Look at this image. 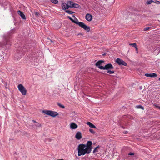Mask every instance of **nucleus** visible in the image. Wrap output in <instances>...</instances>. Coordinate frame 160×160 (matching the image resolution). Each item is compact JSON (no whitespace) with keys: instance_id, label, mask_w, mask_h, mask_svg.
Segmentation results:
<instances>
[{"instance_id":"1","label":"nucleus","mask_w":160,"mask_h":160,"mask_svg":"<svg viewBox=\"0 0 160 160\" xmlns=\"http://www.w3.org/2000/svg\"><path fill=\"white\" fill-rule=\"evenodd\" d=\"M92 143L91 141H88L86 144H80L78 148V156L89 154L92 149Z\"/></svg>"},{"instance_id":"2","label":"nucleus","mask_w":160,"mask_h":160,"mask_svg":"<svg viewBox=\"0 0 160 160\" xmlns=\"http://www.w3.org/2000/svg\"><path fill=\"white\" fill-rule=\"evenodd\" d=\"M72 22L78 25L80 27L83 28L87 31L89 32L90 31V28L88 26H87L83 22H79L77 18H76L75 20H73Z\"/></svg>"},{"instance_id":"3","label":"nucleus","mask_w":160,"mask_h":160,"mask_svg":"<svg viewBox=\"0 0 160 160\" xmlns=\"http://www.w3.org/2000/svg\"><path fill=\"white\" fill-rule=\"evenodd\" d=\"M43 112L52 117H55L58 115V113L57 112L51 110H44Z\"/></svg>"},{"instance_id":"4","label":"nucleus","mask_w":160,"mask_h":160,"mask_svg":"<svg viewBox=\"0 0 160 160\" xmlns=\"http://www.w3.org/2000/svg\"><path fill=\"white\" fill-rule=\"evenodd\" d=\"M18 88L22 95H25L26 94L27 91L22 84H19L18 86Z\"/></svg>"},{"instance_id":"5","label":"nucleus","mask_w":160,"mask_h":160,"mask_svg":"<svg viewBox=\"0 0 160 160\" xmlns=\"http://www.w3.org/2000/svg\"><path fill=\"white\" fill-rule=\"evenodd\" d=\"M116 62L120 66H127V63L124 61L119 58L116 59Z\"/></svg>"},{"instance_id":"6","label":"nucleus","mask_w":160,"mask_h":160,"mask_svg":"<svg viewBox=\"0 0 160 160\" xmlns=\"http://www.w3.org/2000/svg\"><path fill=\"white\" fill-rule=\"evenodd\" d=\"M113 68V67L111 63H109L106 64L104 67H100L101 69L103 70H109L110 69H112Z\"/></svg>"},{"instance_id":"7","label":"nucleus","mask_w":160,"mask_h":160,"mask_svg":"<svg viewBox=\"0 0 160 160\" xmlns=\"http://www.w3.org/2000/svg\"><path fill=\"white\" fill-rule=\"evenodd\" d=\"M92 16L90 14H87L85 16L86 19L88 21H91L92 19Z\"/></svg>"},{"instance_id":"8","label":"nucleus","mask_w":160,"mask_h":160,"mask_svg":"<svg viewBox=\"0 0 160 160\" xmlns=\"http://www.w3.org/2000/svg\"><path fill=\"white\" fill-rule=\"evenodd\" d=\"M62 9L63 10H66L70 8V6H69L68 5H67V3H62Z\"/></svg>"},{"instance_id":"9","label":"nucleus","mask_w":160,"mask_h":160,"mask_svg":"<svg viewBox=\"0 0 160 160\" xmlns=\"http://www.w3.org/2000/svg\"><path fill=\"white\" fill-rule=\"evenodd\" d=\"M75 138L78 140H80L82 138L81 133L80 132H78L75 135Z\"/></svg>"},{"instance_id":"10","label":"nucleus","mask_w":160,"mask_h":160,"mask_svg":"<svg viewBox=\"0 0 160 160\" xmlns=\"http://www.w3.org/2000/svg\"><path fill=\"white\" fill-rule=\"evenodd\" d=\"M104 62V61L103 60H99L95 64V65L96 67H98L99 69H100V67H103L102 66H101L100 65L101 64Z\"/></svg>"},{"instance_id":"11","label":"nucleus","mask_w":160,"mask_h":160,"mask_svg":"<svg viewBox=\"0 0 160 160\" xmlns=\"http://www.w3.org/2000/svg\"><path fill=\"white\" fill-rule=\"evenodd\" d=\"M18 14L20 15L21 17L23 19H26V17L24 14L23 13V12L20 10L18 11Z\"/></svg>"},{"instance_id":"12","label":"nucleus","mask_w":160,"mask_h":160,"mask_svg":"<svg viewBox=\"0 0 160 160\" xmlns=\"http://www.w3.org/2000/svg\"><path fill=\"white\" fill-rule=\"evenodd\" d=\"M145 76L147 77H157V75L155 73H153L152 74L146 73Z\"/></svg>"},{"instance_id":"13","label":"nucleus","mask_w":160,"mask_h":160,"mask_svg":"<svg viewBox=\"0 0 160 160\" xmlns=\"http://www.w3.org/2000/svg\"><path fill=\"white\" fill-rule=\"evenodd\" d=\"M78 125L74 123H72L70 125V128L72 129H75L78 128Z\"/></svg>"},{"instance_id":"14","label":"nucleus","mask_w":160,"mask_h":160,"mask_svg":"<svg viewBox=\"0 0 160 160\" xmlns=\"http://www.w3.org/2000/svg\"><path fill=\"white\" fill-rule=\"evenodd\" d=\"M41 124L39 123H37L33 125V128L35 129H37L38 128L41 127Z\"/></svg>"},{"instance_id":"15","label":"nucleus","mask_w":160,"mask_h":160,"mask_svg":"<svg viewBox=\"0 0 160 160\" xmlns=\"http://www.w3.org/2000/svg\"><path fill=\"white\" fill-rule=\"evenodd\" d=\"M70 8H80V6L78 4L73 3L72 4V6H70Z\"/></svg>"},{"instance_id":"16","label":"nucleus","mask_w":160,"mask_h":160,"mask_svg":"<svg viewBox=\"0 0 160 160\" xmlns=\"http://www.w3.org/2000/svg\"><path fill=\"white\" fill-rule=\"evenodd\" d=\"M86 124L88 125H89L90 128H96V127L90 122H87L86 123Z\"/></svg>"},{"instance_id":"17","label":"nucleus","mask_w":160,"mask_h":160,"mask_svg":"<svg viewBox=\"0 0 160 160\" xmlns=\"http://www.w3.org/2000/svg\"><path fill=\"white\" fill-rule=\"evenodd\" d=\"M5 42H6V45H11L10 42L9 41L8 38H5Z\"/></svg>"},{"instance_id":"18","label":"nucleus","mask_w":160,"mask_h":160,"mask_svg":"<svg viewBox=\"0 0 160 160\" xmlns=\"http://www.w3.org/2000/svg\"><path fill=\"white\" fill-rule=\"evenodd\" d=\"M129 45L130 46H132L133 47H134L135 48H136L137 47V45L136 43H130L129 44Z\"/></svg>"},{"instance_id":"19","label":"nucleus","mask_w":160,"mask_h":160,"mask_svg":"<svg viewBox=\"0 0 160 160\" xmlns=\"http://www.w3.org/2000/svg\"><path fill=\"white\" fill-rule=\"evenodd\" d=\"M153 2H154L152 0H149V1H148L147 2V4H151V3H152Z\"/></svg>"},{"instance_id":"20","label":"nucleus","mask_w":160,"mask_h":160,"mask_svg":"<svg viewBox=\"0 0 160 160\" xmlns=\"http://www.w3.org/2000/svg\"><path fill=\"white\" fill-rule=\"evenodd\" d=\"M51 1L53 3L57 4L58 3V1L57 0H51Z\"/></svg>"},{"instance_id":"21","label":"nucleus","mask_w":160,"mask_h":160,"mask_svg":"<svg viewBox=\"0 0 160 160\" xmlns=\"http://www.w3.org/2000/svg\"><path fill=\"white\" fill-rule=\"evenodd\" d=\"M65 12L68 13V14H72L73 13H74V12H72V11H70L68 10H66L65 11Z\"/></svg>"},{"instance_id":"22","label":"nucleus","mask_w":160,"mask_h":160,"mask_svg":"<svg viewBox=\"0 0 160 160\" xmlns=\"http://www.w3.org/2000/svg\"><path fill=\"white\" fill-rule=\"evenodd\" d=\"M99 148V147H96L94 149V150H93V153H95V152H98V148Z\"/></svg>"},{"instance_id":"23","label":"nucleus","mask_w":160,"mask_h":160,"mask_svg":"<svg viewBox=\"0 0 160 160\" xmlns=\"http://www.w3.org/2000/svg\"><path fill=\"white\" fill-rule=\"evenodd\" d=\"M136 107L138 108L142 109L143 110L144 109V108H143V107L141 105H138V106H137Z\"/></svg>"},{"instance_id":"24","label":"nucleus","mask_w":160,"mask_h":160,"mask_svg":"<svg viewBox=\"0 0 160 160\" xmlns=\"http://www.w3.org/2000/svg\"><path fill=\"white\" fill-rule=\"evenodd\" d=\"M67 4V5H69V6H72V4L73 3V2L71 1H68Z\"/></svg>"},{"instance_id":"25","label":"nucleus","mask_w":160,"mask_h":160,"mask_svg":"<svg viewBox=\"0 0 160 160\" xmlns=\"http://www.w3.org/2000/svg\"><path fill=\"white\" fill-rule=\"evenodd\" d=\"M89 131L92 134H94L95 133V132L92 129H90Z\"/></svg>"},{"instance_id":"26","label":"nucleus","mask_w":160,"mask_h":160,"mask_svg":"<svg viewBox=\"0 0 160 160\" xmlns=\"http://www.w3.org/2000/svg\"><path fill=\"white\" fill-rule=\"evenodd\" d=\"M58 106H59L60 107H61V108H65V107L63 105L61 104L60 103H58Z\"/></svg>"},{"instance_id":"27","label":"nucleus","mask_w":160,"mask_h":160,"mask_svg":"<svg viewBox=\"0 0 160 160\" xmlns=\"http://www.w3.org/2000/svg\"><path fill=\"white\" fill-rule=\"evenodd\" d=\"M3 60V58L2 57L0 56V65L2 64V62Z\"/></svg>"},{"instance_id":"28","label":"nucleus","mask_w":160,"mask_h":160,"mask_svg":"<svg viewBox=\"0 0 160 160\" xmlns=\"http://www.w3.org/2000/svg\"><path fill=\"white\" fill-rule=\"evenodd\" d=\"M108 72L109 74H112L114 73V72L113 71H111L110 70H108Z\"/></svg>"},{"instance_id":"29","label":"nucleus","mask_w":160,"mask_h":160,"mask_svg":"<svg viewBox=\"0 0 160 160\" xmlns=\"http://www.w3.org/2000/svg\"><path fill=\"white\" fill-rule=\"evenodd\" d=\"M51 140H52V139H51L47 138V139H45V142H46L47 141H48V142H50L51 141Z\"/></svg>"},{"instance_id":"30","label":"nucleus","mask_w":160,"mask_h":160,"mask_svg":"<svg viewBox=\"0 0 160 160\" xmlns=\"http://www.w3.org/2000/svg\"><path fill=\"white\" fill-rule=\"evenodd\" d=\"M154 106H155V107L158 108V109H159L160 110V106H157V105H156V104H154Z\"/></svg>"},{"instance_id":"31","label":"nucleus","mask_w":160,"mask_h":160,"mask_svg":"<svg viewBox=\"0 0 160 160\" xmlns=\"http://www.w3.org/2000/svg\"><path fill=\"white\" fill-rule=\"evenodd\" d=\"M134 152H130L128 153V155H134Z\"/></svg>"},{"instance_id":"32","label":"nucleus","mask_w":160,"mask_h":160,"mask_svg":"<svg viewBox=\"0 0 160 160\" xmlns=\"http://www.w3.org/2000/svg\"><path fill=\"white\" fill-rule=\"evenodd\" d=\"M150 28H148V27H147V28H144V31H147V30H149V29H150Z\"/></svg>"},{"instance_id":"33","label":"nucleus","mask_w":160,"mask_h":160,"mask_svg":"<svg viewBox=\"0 0 160 160\" xmlns=\"http://www.w3.org/2000/svg\"><path fill=\"white\" fill-rule=\"evenodd\" d=\"M155 3L157 4H160V2L158 1H156L155 2Z\"/></svg>"},{"instance_id":"34","label":"nucleus","mask_w":160,"mask_h":160,"mask_svg":"<svg viewBox=\"0 0 160 160\" xmlns=\"http://www.w3.org/2000/svg\"><path fill=\"white\" fill-rule=\"evenodd\" d=\"M68 18L72 22L73 19L70 17L68 16Z\"/></svg>"},{"instance_id":"35","label":"nucleus","mask_w":160,"mask_h":160,"mask_svg":"<svg viewBox=\"0 0 160 160\" xmlns=\"http://www.w3.org/2000/svg\"><path fill=\"white\" fill-rule=\"evenodd\" d=\"M35 14L36 16H38L39 14V13L37 12H35Z\"/></svg>"},{"instance_id":"36","label":"nucleus","mask_w":160,"mask_h":160,"mask_svg":"<svg viewBox=\"0 0 160 160\" xmlns=\"http://www.w3.org/2000/svg\"><path fill=\"white\" fill-rule=\"evenodd\" d=\"M135 48V49H136V52L137 53H138V48H137H137Z\"/></svg>"},{"instance_id":"37","label":"nucleus","mask_w":160,"mask_h":160,"mask_svg":"<svg viewBox=\"0 0 160 160\" xmlns=\"http://www.w3.org/2000/svg\"><path fill=\"white\" fill-rule=\"evenodd\" d=\"M32 121L34 122L35 123H38V122H36V121L35 120H33Z\"/></svg>"},{"instance_id":"38","label":"nucleus","mask_w":160,"mask_h":160,"mask_svg":"<svg viewBox=\"0 0 160 160\" xmlns=\"http://www.w3.org/2000/svg\"><path fill=\"white\" fill-rule=\"evenodd\" d=\"M124 133L125 134H127L128 133V131H125V132H124Z\"/></svg>"},{"instance_id":"39","label":"nucleus","mask_w":160,"mask_h":160,"mask_svg":"<svg viewBox=\"0 0 160 160\" xmlns=\"http://www.w3.org/2000/svg\"><path fill=\"white\" fill-rule=\"evenodd\" d=\"M49 39V40H50L51 41V42H52V43H53V42L50 39Z\"/></svg>"},{"instance_id":"40","label":"nucleus","mask_w":160,"mask_h":160,"mask_svg":"<svg viewBox=\"0 0 160 160\" xmlns=\"http://www.w3.org/2000/svg\"><path fill=\"white\" fill-rule=\"evenodd\" d=\"M64 160V159H58V160Z\"/></svg>"},{"instance_id":"41","label":"nucleus","mask_w":160,"mask_h":160,"mask_svg":"<svg viewBox=\"0 0 160 160\" xmlns=\"http://www.w3.org/2000/svg\"><path fill=\"white\" fill-rule=\"evenodd\" d=\"M158 80H159V81H160V78H159Z\"/></svg>"}]
</instances>
